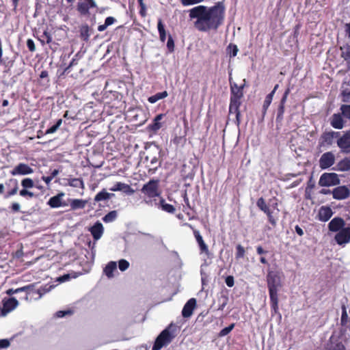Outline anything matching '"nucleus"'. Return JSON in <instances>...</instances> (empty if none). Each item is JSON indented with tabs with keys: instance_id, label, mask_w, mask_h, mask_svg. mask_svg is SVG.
<instances>
[{
	"instance_id": "obj_45",
	"label": "nucleus",
	"mask_w": 350,
	"mask_h": 350,
	"mask_svg": "<svg viewBox=\"0 0 350 350\" xmlns=\"http://www.w3.org/2000/svg\"><path fill=\"white\" fill-rule=\"evenodd\" d=\"M165 116V114H159L154 118V133H156L163 126V123H161L160 121Z\"/></svg>"
},
{
	"instance_id": "obj_26",
	"label": "nucleus",
	"mask_w": 350,
	"mask_h": 350,
	"mask_svg": "<svg viewBox=\"0 0 350 350\" xmlns=\"http://www.w3.org/2000/svg\"><path fill=\"white\" fill-rule=\"evenodd\" d=\"M90 231L94 239L96 241L98 240L103 234V224L100 222L97 221L93 226L90 228Z\"/></svg>"
},
{
	"instance_id": "obj_20",
	"label": "nucleus",
	"mask_w": 350,
	"mask_h": 350,
	"mask_svg": "<svg viewBox=\"0 0 350 350\" xmlns=\"http://www.w3.org/2000/svg\"><path fill=\"white\" fill-rule=\"evenodd\" d=\"M142 193L144 194V201L146 203H150L153 198V179H150L146 184H145L141 189Z\"/></svg>"
},
{
	"instance_id": "obj_61",
	"label": "nucleus",
	"mask_w": 350,
	"mask_h": 350,
	"mask_svg": "<svg viewBox=\"0 0 350 350\" xmlns=\"http://www.w3.org/2000/svg\"><path fill=\"white\" fill-rule=\"evenodd\" d=\"M116 21V18L113 16H108L105 18V24L107 27L113 25Z\"/></svg>"
},
{
	"instance_id": "obj_30",
	"label": "nucleus",
	"mask_w": 350,
	"mask_h": 350,
	"mask_svg": "<svg viewBox=\"0 0 350 350\" xmlns=\"http://www.w3.org/2000/svg\"><path fill=\"white\" fill-rule=\"evenodd\" d=\"M336 170L340 172H347L350 170V159L345 157L340 160L337 163Z\"/></svg>"
},
{
	"instance_id": "obj_44",
	"label": "nucleus",
	"mask_w": 350,
	"mask_h": 350,
	"mask_svg": "<svg viewBox=\"0 0 350 350\" xmlns=\"http://www.w3.org/2000/svg\"><path fill=\"white\" fill-rule=\"evenodd\" d=\"M42 38L39 39L42 44H44V42L49 44L52 42V36L51 33L45 30L43 32V34L41 36Z\"/></svg>"
},
{
	"instance_id": "obj_2",
	"label": "nucleus",
	"mask_w": 350,
	"mask_h": 350,
	"mask_svg": "<svg viewBox=\"0 0 350 350\" xmlns=\"http://www.w3.org/2000/svg\"><path fill=\"white\" fill-rule=\"evenodd\" d=\"M267 282L270 298L271 314L272 317L278 314L281 318V314L279 312L278 294V288L282 286L280 273L276 271H269L267 275Z\"/></svg>"
},
{
	"instance_id": "obj_46",
	"label": "nucleus",
	"mask_w": 350,
	"mask_h": 350,
	"mask_svg": "<svg viewBox=\"0 0 350 350\" xmlns=\"http://www.w3.org/2000/svg\"><path fill=\"white\" fill-rule=\"evenodd\" d=\"M62 123V120L59 119L53 126H51L49 129H48L46 131L45 134H51V133L56 132V131L61 126Z\"/></svg>"
},
{
	"instance_id": "obj_57",
	"label": "nucleus",
	"mask_w": 350,
	"mask_h": 350,
	"mask_svg": "<svg viewBox=\"0 0 350 350\" xmlns=\"http://www.w3.org/2000/svg\"><path fill=\"white\" fill-rule=\"evenodd\" d=\"M27 46L29 51L34 52L36 51V46L32 39H28L27 40Z\"/></svg>"
},
{
	"instance_id": "obj_10",
	"label": "nucleus",
	"mask_w": 350,
	"mask_h": 350,
	"mask_svg": "<svg viewBox=\"0 0 350 350\" xmlns=\"http://www.w3.org/2000/svg\"><path fill=\"white\" fill-rule=\"evenodd\" d=\"M337 145L342 153L350 154V129L337 140Z\"/></svg>"
},
{
	"instance_id": "obj_32",
	"label": "nucleus",
	"mask_w": 350,
	"mask_h": 350,
	"mask_svg": "<svg viewBox=\"0 0 350 350\" xmlns=\"http://www.w3.org/2000/svg\"><path fill=\"white\" fill-rule=\"evenodd\" d=\"M117 269V264L114 261H110L104 269V273L109 278L113 277V272Z\"/></svg>"
},
{
	"instance_id": "obj_41",
	"label": "nucleus",
	"mask_w": 350,
	"mask_h": 350,
	"mask_svg": "<svg viewBox=\"0 0 350 350\" xmlns=\"http://www.w3.org/2000/svg\"><path fill=\"white\" fill-rule=\"evenodd\" d=\"M21 186L25 189H31L34 187V182L30 178H25L21 180Z\"/></svg>"
},
{
	"instance_id": "obj_8",
	"label": "nucleus",
	"mask_w": 350,
	"mask_h": 350,
	"mask_svg": "<svg viewBox=\"0 0 350 350\" xmlns=\"http://www.w3.org/2000/svg\"><path fill=\"white\" fill-rule=\"evenodd\" d=\"M256 205L258 208L266 214L268 218L269 222L273 227H275L277 225V219L273 215V212L271 211L270 206H269L265 199L260 197L256 202Z\"/></svg>"
},
{
	"instance_id": "obj_18",
	"label": "nucleus",
	"mask_w": 350,
	"mask_h": 350,
	"mask_svg": "<svg viewBox=\"0 0 350 350\" xmlns=\"http://www.w3.org/2000/svg\"><path fill=\"white\" fill-rule=\"evenodd\" d=\"M33 288H34V284H28V285L24 286L21 288H18L16 289L9 288L8 290H7L6 293L8 295H12L16 293L24 292L25 293V295L23 299L25 300H28L29 295L33 292Z\"/></svg>"
},
{
	"instance_id": "obj_34",
	"label": "nucleus",
	"mask_w": 350,
	"mask_h": 350,
	"mask_svg": "<svg viewBox=\"0 0 350 350\" xmlns=\"http://www.w3.org/2000/svg\"><path fill=\"white\" fill-rule=\"evenodd\" d=\"M68 185L72 187L84 189V183L81 178H73L68 179Z\"/></svg>"
},
{
	"instance_id": "obj_33",
	"label": "nucleus",
	"mask_w": 350,
	"mask_h": 350,
	"mask_svg": "<svg viewBox=\"0 0 350 350\" xmlns=\"http://www.w3.org/2000/svg\"><path fill=\"white\" fill-rule=\"evenodd\" d=\"M113 193H108L103 189L102 191L98 192L94 197L95 202H100L101 200H105L109 199L111 196H113Z\"/></svg>"
},
{
	"instance_id": "obj_56",
	"label": "nucleus",
	"mask_w": 350,
	"mask_h": 350,
	"mask_svg": "<svg viewBox=\"0 0 350 350\" xmlns=\"http://www.w3.org/2000/svg\"><path fill=\"white\" fill-rule=\"evenodd\" d=\"M225 282L228 287H232L234 285V279L232 275H228L225 279Z\"/></svg>"
},
{
	"instance_id": "obj_50",
	"label": "nucleus",
	"mask_w": 350,
	"mask_h": 350,
	"mask_svg": "<svg viewBox=\"0 0 350 350\" xmlns=\"http://www.w3.org/2000/svg\"><path fill=\"white\" fill-rule=\"evenodd\" d=\"M139 5V13L142 17H146V6L144 3V0H137Z\"/></svg>"
},
{
	"instance_id": "obj_9",
	"label": "nucleus",
	"mask_w": 350,
	"mask_h": 350,
	"mask_svg": "<svg viewBox=\"0 0 350 350\" xmlns=\"http://www.w3.org/2000/svg\"><path fill=\"white\" fill-rule=\"evenodd\" d=\"M334 240L339 245H345L350 242V223L336 232Z\"/></svg>"
},
{
	"instance_id": "obj_6",
	"label": "nucleus",
	"mask_w": 350,
	"mask_h": 350,
	"mask_svg": "<svg viewBox=\"0 0 350 350\" xmlns=\"http://www.w3.org/2000/svg\"><path fill=\"white\" fill-rule=\"evenodd\" d=\"M229 81L230 87V101L236 104L237 102H241L243 97V88L245 85L239 86L236 83L232 82V73L229 74Z\"/></svg>"
},
{
	"instance_id": "obj_31",
	"label": "nucleus",
	"mask_w": 350,
	"mask_h": 350,
	"mask_svg": "<svg viewBox=\"0 0 350 350\" xmlns=\"http://www.w3.org/2000/svg\"><path fill=\"white\" fill-rule=\"evenodd\" d=\"M157 206L162 211L169 213H174L176 210L173 205L166 203L165 200L162 198L157 203Z\"/></svg>"
},
{
	"instance_id": "obj_14",
	"label": "nucleus",
	"mask_w": 350,
	"mask_h": 350,
	"mask_svg": "<svg viewBox=\"0 0 350 350\" xmlns=\"http://www.w3.org/2000/svg\"><path fill=\"white\" fill-rule=\"evenodd\" d=\"M33 172V170L27 164L24 163H18L12 169V170L10 171V174L12 176L27 175L31 174Z\"/></svg>"
},
{
	"instance_id": "obj_22",
	"label": "nucleus",
	"mask_w": 350,
	"mask_h": 350,
	"mask_svg": "<svg viewBox=\"0 0 350 350\" xmlns=\"http://www.w3.org/2000/svg\"><path fill=\"white\" fill-rule=\"evenodd\" d=\"M18 305V300L14 297L4 299L3 300L2 314H5L15 309Z\"/></svg>"
},
{
	"instance_id": "obj_11",
	"label": "nucleus",
	"mask_w": 350,
	"mask_h": 350,
	"mask_svg": "<svg viewBox=\"0 0 350 350\" xmlns=\"http://www.w3.org/2000/svg\"><path fill=\"white\" fill-rule=\"evenodd\" d=\"M335 163V156L332 152L323 153L319 159V167L325 170L332 166Z\"/></svg>"
},
{
	"instance_id": "obj_60",
	"label": "nucleus",
	"mask_w": 350,
	"mask_h": 350,
	"mask_svg": "<svg viewBox=\"0 0 350 350\" xmlns=\"http://www.w3.org/2000/svg\"><path fill=\"white\" fill-rule=\"evenodd\" d=\"M10 208L11 209L12 212L13 213H17L20 211V204L18 202H13Z\"/></svg>"
},
{
	"instance_id": "obj_38",
	"label": "nucleus",
	"mask_w": 350,
	"mask_h": 350,
	"mask_svg": "<svg viewBox=\"0 0 350 350\" xmlns=\"http://www.w3.org/2000/svg\"><path fill=\"white\" fill-rule=\"evenodd\" d=\"M117 211H111L103 217V221L105 223L112 222L117 218Z\"/></svg>"
},
{
	"instance_id": "obj_39",
	"label": "nucleus",
	"mask_w": 350,
	"mask_h": 350,
	"mask_svg": "<svg viewBox=\"0 0 350 350\" xmlns=\"http://www.w3.org/2000/svg\"><path fill=\"white\" fill-rule=\"evenodd\" d=\"M340 50L342 51L341 57L345 61L350 59V44H346L343 47H340Z\"/></svg>"
},
{
	"instance_id": "obj_58",
	"label": "nucleus",
	"mask_w": 350,
	"mask_h": 350,
	"mask_svg": "<svg viewBox=\"0 0 350 350\" xmlns=\"http://www.w3.org/2000/svg\"><path fill=\"white\" fill-rule=\"evenodd\" d=\"M278 199L275 197H273V198L269 200L270 206L273 209H277L278 211H279L278 207Z\"/></svg>"
},
{
	"instance_id": "obj_23",
	"label": "nucleus",
	"mask_w": 350,
	"mask_h": 350,
	"mask_svg": "<svg viewBox=\"0 0 350 350\" xmlns=\"http://www.w3.org/2000/svg\"><path fill=\"white\" fill-rule=\"evenodd\" d=\"M241 105V102H237L234 104L233 102L230 101L229 105V113L235 114V124L239 126L241 124V112H240V106Z\"/></svg>"
},
{
	"instance_id": "obj_3",
	"label": "nucleus",
	"mask_w": 350,
	"mask_h": 350,
	"mask_svg": "<svg viewBox=\"0 0 350 350\" xmlns=\"http://www.w3.org/2000/svg\"><path fill=\"white\" fill-rule=\"evenodd\" d=\"M18 182L15 178H10L5 181V185L0 183V196L3 195L5 199L16 195L18 191Z\"/></svg>"
},
{
	"instance_id": "obj_48",
	"label": "nucleus",
	"mask_w": 350,
	"mask_h": 350,
	"mask_svg": "<svg viewBox=\"0 0 350 350\" xmlns=\"http://www.w3.org/2000/svg\"><path fill=\"white\" fill-rule=\"evenodd\" d=\"M19 195L23 198H33L36 196L33 192L30 191L28 190V189H25V188H23L19 191Z\"/></svg>"
},
{
	"instance_id": "obj_43",
	"label": "nucleus",
	"mask_w": 350,
	"mask_h": 350,
	"mask_svg": "<svg viewBox=\"0 0 350 350\" xmlns=\"http://www.w3.org/2000/svg\"><path fill=\"white\" fill-rule=\"evenodd\" d=\"M341 325L342 326H346L348 323V314L347 312V308L345 305L342 306V315H341Z\"/></svg>"
},
{
	"instance_id": "obj_7",
	"label": "nucleus",
	"mask_w": 350,
	"mask_h": 350,
	"mask_svg": "<svg viewBox=\"0 0 350 350\" xmlns=\"http://www.w3.org/2000/svg\"><path fill=\"white\" fill-rule=\"evenodd\" d=\"M340 180L336 173H323L319 178V185L321 187H332L339 185Z\"/></svg>"
},
{
	"instance_id": "obj_15",
	"label": "nucleus",
	"mask_w": 350,
	"mask_h": 350,
	"mask_svg": "<svg viewBox=\"0 0 350 350\" xmlns=\"http://www.w3.org/2000/svg\"><path fill=\"white\" fill-rule=\"evenodd\" d=\"M65 196L64 193H58L56 196L51 197L47 202V204L53 208H59L61 206H67L68 203L62 201L63 197Z\"/></svg>"
},
{
	"instance_id": "obj_40",
	"label": "nucleus",
	"mask_w": 350,
	"mask_h": 350,
	"mask_svg": "<svg viewBox=\"0 0 350 350\" xmlns=\"http://www.w3.org/2000/svg\"><path fill=\"white\" fill-rule=\"evenodd\" d=\"M245 248L241 244H238L236 246V254H235L236 259L242 258L245 256Z\"/></svg>"
},
{
	"instance_id": "obj_47",
	"label": "nucleus",
	"mask_w": 350,
	"mask_h": 350,
	"mask_svg": "<svg viewBox=\"0 0 350 350\" xmlns=\"http://www.w3.org/2000/svg\"><path fill=\"white\" fill-rule=\"evenodd\" d=\"M234 326H235L234 323H231L229 326L224 327L219 332V333L218 334L219 336L224 337V336L228 335L234 329Z\"/></svg>"
},
{
	"instance_id": "obj_4",
	"label": "nucleus",
	"mask_w": 350,
	"mask_h": 350,
	"mask_svg": "<svg viewBox=\"0 0 350 350\" xmlns=\"http://www.w3.org/2000/svg\"><path fill=\"white\" fill-rule=\"evenodd\" d=\"M68 3L72 4L75 0H66ZM97 8V4L95 0H78L76 5V10L79 15L88 16L90 14V9Z\"/></svg>"
},
{
	"instance_id": "obj_24",
	"label": "nucleus",
	"mask_w": 350,
	"mask_h": 350,
	"mask_svg": "<svg viewBox=\"0 0 350 350\" xmlns=\"http://www.w3.org/2000/svg\"><path fill=\"white\" fill-rule=\"evenodd\" d=\"M333 211L329 206H321L318 213V218L321 221H328L333 215Z\"/></svg>"
},
{
	"instance_id": "obj_55",
	"label": "nucleus",
	"mask_w": 350,
	"mask_h": 350,
	"mask_svg": "<svg viewBox=\"0 0 350 350\" xmlns=\"http://www.w3.org/2000/svg\"><path fill=\"white\" fill-rule=\"evenodd\" d=\"M204 0H180L181 3L184 6L196 4L203 1Z\"/></svg>"
},
{
	"instance_id": "obj_63",
	"label": "nucleus",
	"mask_w": 350,
	"mask_h": 350,
	"mask_svg": "<svg viewBox=\"0 0 350 350\" xmlns=\"http://www.w3.org/2000/svg\"><path fill=\"white\" fill-rule=\"evenodd\" d=\"M342 94L343 96V98H342L343 102H346V103L350 102V91L349 92L343 91Z\"/></svg>"
},
{
	"instance_id": "obj_59",
	"label": "nucleus",
	"mask_w": 350,
	"mask_h": 350,
	"mask_svg": "<svg viewBox=\"0 0 350 350\" xmlns=\"http://www.w3.org/2000/svg\"><path fill=\"white\" fill-rule=\"evenodd\" d=\"M167 96V93L166 91L154 94V103L160 99L165 98Z\"/></svg>"
},
{
	"instance_id": "obj_64",
	"label": "nucleus",
	"mask_w": 350,
	"mask_h": 350,
	"mask_svg": "<svg viewBox=\"0 0 350 350\" xmlns=\"http://www.w3.org/2000/svg\"><path fill=\"white\" fill-rule=\"evenodd\" d=\"M314 183L312 181V177L310 178L309 181L307 183L306 187V193H308V191H311L314 187Z\"/></svg>"
},
{
	"instance_id": "obj_16",
	"label": "nucleus",
	"mask_w": 350,
	"mask_h": 350,
	"mask_svg": "<svg viewBox=\"0 0 350 350\" xmlns=\"http://www.w3.org/2000/svg\"><path fill=\"white\" fill-rule=\"evenodd\" d=\"M289 94H290V88H287L285 90V92L280 100L279 106L278 107L277 116H276V121L278 122H282L283 120L285 104H286V102L287 100V98H288V96L289 95Z\"/></svg>"
},
{
	"instance_id": "obj_1",
	"label": "nucleus",
	"mask_w": 350,
	"mask_h": 350,
	"mask_svg": "<svg viewBox=\"0 0 350 350\" xmlns=\"http://www.w3.org/2000/svg\"><path fill=\"white\" fill-rule=\"evenodd\" d=\"M225 6L223 2H217L211 7L198 5L189 10V17L196 18L194 27L200 31H217L224 23Z\"/></svg>"
},
{
	"instance_id": "obj_54",
	"label": "nucleus",
	"mask_w": 350,
	"mask_h": 350,
	"mask_svg": "<svg viewBox=\"0 0 350 350\" xmlns=\"http://www.w3.org/2000/svg\"><path fill=\"white\" fill-rule=\"evenodd\" d=\"M72 314V311L70 310H59V311H57L56 312V314L55 316L57 317V318H62L64 317H65L66 315H70Z\"/></svg>"
},
{
	"instance_id": "obj_36",
	"label": "nucleus",
	"mask_w": 350,
	"mask_h": 350,
	"mask_svg": "<svg viewBox=\"0 0 350 350\" xmlns=\"http://www.w3.org/2000/svg\"><path fill=\"white\" fill-rule=\"evenodd\" d=\"M157 28L159 33V39L163 43L166 39V31L161 19L158 21Z\"/></svg>"
},
{
	"instance_id": "obj_49",
	"label": "nucleus",
	"mask_w": 350,
	"mask_h": 350,
	"mask_svg": "<svg viewBox=\"0 0 350 350\" xmlns=\"http://www.w3.org/2000/svg\"><path fill=\"white\" fill-rule=\"evenodd\" d=\"M342 114L350 120V105H342L340 107Z\"/></svg>"
},
{
	"instance_id": "obj_51",
	"label": "nucleus",
	"mask_w": 350,
	"mask_h": 350,
	"mask_svg": "<svg viewBox=\"0 0 350 350\" xmlns=\"http://www.w3.org/2000/svg\"><path fill=\"white\" fill-rule=\"evenodd\" d=\"M167 48L169 53H172L174 51V41L170 34L167 38Z\"/></svg>"
},
{
	"instance_id": "obj_53",
	"label": "nucleus",
	"mask_w": 350,
	"mask_h": 350,
	"mask_svg": "<svg viewBox=\"0 0 350 350\" xmlns=\"http://www.w3.org/2000/svg\"><path fill=\"white\" fill-rule=\"evenodd\" d=\"M77 56H78V54L75 55V57L72 58V59L70 62L69 65L64 69V72H68L69 70L71 67L77 65L78 59L76 58Z\"/></svg>"
},
{
	"instance_id": "obj_28",
	"label": "nucleus",
	"mask_w": 350,
	"mask_h": 350,
	"mask_svg": "<svg viewBox=\"0 0 350 350\" xmlns=\"http://www.w3.org/2000/svg\"><path fill=\"white\" fill-rule=\"evenodd\" d=\"M68 203L70 206L71 210L75 211L83 209L85 207L87 201L83 199H71L68 200Z\"/></svg>"
},
{
	"instance_id": "obj_5",
	"label": "nucleus",
	"mask_w": 350,
	"mask_h": 350,
	"mask_svg": "<svg viewBox=\"0 0 350 350\" xmlns=\"http://www.w3.org/2000/svg\"><path fill=\"white\" fill-rule=\"evenodd\" d=\"M171 326L172 325H170L163 330L157 337L154 340V350H159L163 347L167 345L172 342V339L174 338V335L170 331Z\"/></svg>"
},
{
	"instance_id": "obj_27",
	"label": "nucleus",
	"mask_w": 350,
	"mask_h": 350,
	"mask_svg": "<svg viewBox=\"0 0 350 350\" xmlns=\"http://www.w3.org/2000/svg\"><path fill=\"white\" fill-rule=\"evenodd\" d=\"M330 124L336 129H342L344 127L345 121L340 113H334L330 119Z\"/></svg>"
},
{
	"instance_id": "obj_29",
	"label": "nucleus",
	"mask_w": 350,
	"mask_h": 350,
	"mask_svg": "<svg viewBox=\"0 0 350 350\" xmlns=\"http://www.w3.org/2000/svg\"><path fill=\"white\" fill-rule=\"evenodd\" d=\"M79 33L81 39L87 42L90 40V37L92 33V29H91L88 25L85 24L80 27Z\"/></svg>"
},
{
	"instance_id": "obj_42",
	"label": "nucleus",
	"mask_w": 350,
	"mask_h": 350,
	"mask_svg": "<svg viewBox=\"0 0 350 350\" xmlns=\"http://www.w3.org/2000/svg\"><path fill=\"white\" fill-rule=\"evenodd\" d=\"M227 51L230 57H234L237 55L239 49L236 44H230L227 47Z\"/></svg>"
},
{
	"instance_id": "obj_17",
	"label": "nucleus",
	"mask_w": 350,
	"mask_h": 350,
	"mask_svg": "<svg viewBox=\"0 0 350 350\" xmlns=\"http://www.w3.org/2000/svg\"><path fill=\"white\" fill-rule=\"evenodd\" d=\"M184 226H188L189 228H190L191 229L193 230L195 238H196V241H197V242H198V243L199 245L200 252L202 253H205L206 254H208L209 251H208V246L204 243V240L202 239V237L200 235L199 231L196 230V229H194V228L190 224L185 223V224H184Z\"/></svg>"
},
{
	"instance_id": "obj_37",
	"label": "nucleus",
	"mask_w": 350,
	"mask_h": 350,
	"mask_svg": "<svg viewBox=\"0 0 350 350\" xmlns=\"http://www.w3.org/2000/svg\"><path fill=\"white\" fill-rule=\"evenodd\" d=\"M327 350H346V348L342 342L331 341L329 345L327 348Z\"/></svg>"
},
{
	"instance_id": "obj_62",
	"label": "nucleus",
	"mask_w": 350,
	"mask_h": 350,
	"mask_svg": "<svg viewBox=\"0 0 350 350\" xmlns=\"http://www.w3.org/2000/svg\"><path fill=\"white\" fill-rule=\"evenodd\" d=\"M10 342L8 339L0 340V349L7 348L10 346Z\"/></svg>"
},
{
	"instance_id": "obj_19",
	"label": "nucleus",
	"mask_w": 350,
	"mask_h": 350,
	"mask_svg": "<svg viewBox=\"0 0 350 350\" xmlns=\"http://www.w3.org/2000/svg\"><path fill=\"white\" fill-rule=\"evenodd\" d=\"M196 306V299L195 298L189 299L183 306L182 310V316L186 319L191 317Z\"/></svg>"
},
{
	"instance_id": "obj_13",
	"label": "nucleus",
	"mask_w": 350,
	"mask_h": 350,
	"mask_svg": "<svg viewBox=\"0 0 350 350\" xmlns=\"http://www.w3.org/2000/svg\"><path fill=\"white\" fill-rule=\"evenodd\" d=\"M339 132L329 131L324 132L320 138L319 145L321 146H329L333 144L334 139L338 137Z\"/></svg>"
},
{
	"instance_id": "obj_25",
	"label": "nucleus",
	"mask_w": 350,
	"mask_h": 350,
	"mask_svg": "<svg viewBox=\"0 0 350 350\" xmlns=\"http://www.w3.org/2000/svg\"><path fill=\"white\" fill-rule=\"evenodd\" d=\"M109 189L111 191H122L127 194H133L134 193V190L131 187L130 185L121 182L116 183Z\"/></svg>"
},
{
	"instance_id": "obj_52",
	"label": "nucleus",
	"mask_w": 350,
	"mask_h": 350,
	"mask_svg": "<svg viewBox=\"0 0 350 350\" xmlns=\"http://www.w3.org/2000/svg\"><path fill=\"white\" fill-rule=\"evenodd\" d=\"M118 267L120 271H124L129 267V262L124 259H121L118 262Z\"/></svg>"
},
{
	"instance_id": "obj_35",
	"label": "nucleus",
	"mask_w": 350,
	"mask_h": 350,
	"mask_svg": "<svg viewBox=\"0 0 350 350\" xmlns=\"http://www.w3.org/2000/svg\"><path fill=\"white\" fill-rule=\"evenodd\" d=\"M273 97V92H270L269 94H268L266 96L265 99L263 103V105H262L263 116H265V113H267V110L268 109L269 105H271V103L272 102Z\"/></svg>"
},
{
	"instance_id": "obj_21",
	"label": "nucleus",
	"mask_w": 350,
	"mask_h": 350,
	"mask_svg": "<svg viewBox=\"0 0 350 350\" xmlns=\"http://www.w3.org/2000/svg\"><path fill=\"white\" fill-rule=\"evenodd\" d=\"M346 226V223L342 217H336L329 221L328 229L331 232H336Z\"/></svg>"
},
{
	"instance_id": "obj_12",
	"label": "nucleus",
	"mask_w": 350,
	"mask_h": 350,
	"mask_svg": "<svg viewBox=\"0 0 350 350\" xmlns=\"http://www.w3.org/2000/svg\"><path fill=\"white\" fill-rule=\"evenodd\" d=\"M350 196V190L347 186H338L332 190L333 198L338 200L347 199Z\"/></svg>"
}]
</instances>
